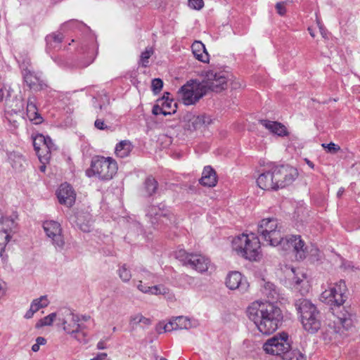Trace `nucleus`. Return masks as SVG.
Segmentation results:
<instances>
[{
	"label": "nucleus",
	"mask_w": 360,
	"mask_h": 360,
	"mask_svg": "<svg viewBox=\"0 0 360 360\" xmlns=\"http://www.w3.org/2000/svg\"><path fill=\"white\" fill-rule=\"evenodd\" d=\"M231 248L238 256L251 262H258L262 257L259 238L253 233H242L234 237Z\"/></svg>",
	"instance_id": "1"
},
{
	"label": "nucleus",
	"mask_w": 360,
	"mask_h": 360,
	"mask_svg": "<svg viewBox=\"0 0 360 360\" xmlns=\"http://www.w3.org/2000/svg\"><path fill=\"white\" fill-rule=\"evenodd\" d=\"M354 326L352 316H330L326 321L321 338L326 345L337 344Z\"/></svg>",
	"instance_id": "2"
},
{
	"label": "nucleus",
	"mask_w": 360,
	"mask_h": 360,
	"mask_svg": "<svg viewBox=\"0 0 360 360\" xmlns=\"http://www.w3.org/2000/svg\"><path fill=\"white\" fill-rule=\"evenodd\" d=\"M257 232L271 246L276 247L284 242L283 226L276 218L262 219L259 222Z\"/></svg>",
	"instance_id": "3"
},
{
	"label": "nucleus",
	"mask_w": 360,
	"mask_h": 360,
	"mask_svg": "<svg viewBox=\"0 0 360 360\" xmlns=\"http://www.w3.org/2000/svg\"><path fill=\"white\" fill-rule=\"evenodd\" d=\"M117 162L113 158L96 156L92 159L86 174L89 177L97 176L101 179L110 180L117 173Z\"/></svg>",
	"instance_id": "4"
},
{
	"label": "nucleus",
	"mask_w": 360,
	"mask_h": 360,
	"mask_svg": "<svg viewBox=\"0 0 360 360\" xmlns=\"http://www.w3.org/2000/svg\"><path fill=\"white\" fill-rule=\"evenodd\" d=\"M202 77L207 91L219 93L227 89L231 75L225 70L212 69L203 71Z\"/></svg>",
	"instance_id": "5"
},
{
	"label": "nucleus",
	"mask_w": 360,
	"mask_h": 360,
	"mask_svg": "<svg viewBox=\"0 0 360 360\" xmlns=\"http://www.w3.org/2000/svg\"><path fill=\"white\" fill-rule=\"evenodd\" d=\"M347 286L345 281H340L330 283L321 295L320 300L328 305L332 309L340 307L345 301V292Z\"/></svg>",
	"instance_id": "6"
},
{
	"label": "nucleus",
	"mask_w": 360,
	"mask_h": 360,
	"mask_svg": "<svg viewBox=\"0 0 360 360\" xmlns=\"http://www.w3.org/2000/svg\"><path fill=\"white\" fill-rule=\"evenodd\" d=\"M207 90L202 81L190 80L181 86L179 91L180 97L185 105H193L200 101Z\"/></svg>",
	"instance_id": "7"
},
{
	"label": "nucleus",
	"mask_w": 360,
	"mask_h": 360,
	"mask_svg": "<svg viewBox=\"0 0 360 360\" xmlns=\"http://www.w3.org/2000/svg\"><path fill=\"white\" fill-rule=\"evenodd\" d=\"M147 215L155 227L162 231L178 223L176 217L171 211L164 207L150 206Z\"/></svg>",
	"instance_id": "8"
},
{
	"label": "nucleus",
	"mask_w": 360,
	"mask_h": 360,
	"mask_svg": "<svg viewBox=\"0 0 360 360\" xmlns=\"http://www.w3.org/2000/svg\"><path fill=\"white\" fill-rule=\"evenodd\" d=\"M291 342L288 333L282 332L268 339L263 345L264 351L271 355L281 356L290 351Z\"/></svg>",
	"instance_id": "9"
},
{
	"label": "nucleus",
	"mask_w": 360,
	"mask_h": 360,
	"mask_svg": "<svg viewBox=\"0 0 360 360\" xmlns=\"http://www.w3.org/2000/svg\"><path fill=\"white\" fill-rule=\"evenodd\" d=\"M176 257L184 262V264L190 265L191 267L200 273H204L211 266L209 258L199 254L186 252L184 250L176 253Z\"/></svg>",
	"instance_id": "10"
},
{
	"label": "nucleus",
	"mask_w": 360,
	"mask_h": 360,
	"mask_svg": "<svg viewBox=\"0 0 360 360\" xmlns=\"http://www.w3.org/2000/svg\"><path fill=\"white\" fill-rule=\"evenodd\" d=\"M278 189L290 185L298 176L296 168L288 165L272 167Z\"/></svg>",
	"instance_id": "11"
},
{
	"label": "nucleus",
	"mask_w": 360,
	"mask_h": 360,
	"mask_svg": "<svg viewBox=\"0 0 360 360\" xmlns=\"http://www.w3.org/2000/svg\"><path fill=\"white\" fill-rule=\"evenodd\" d=\"M246 313L248 315H280L282 311L277 303L255 300L248 306Z\"/></svg>",
	"instance_id": "12"
},
{
	"label": "nucleus",
	"mask_w": 360,
	"mask_h": 360,
	"mask_svg": "<svg viewBox=\"0 0 360 360\" xmlns=\"http://www.w3.org/2000/svg\"><path fill=\"white\" fill-rule=\"evenodd\" d=\"M34 150L41 162H49L51 150L53 146L51 139L42 134H37L33 137Z\"/></svg>",
	"instance_id": "13"
},
{
	"label": "nucleus",
	"mask_w": 360,
	"mask_h": 360,
	"mask_svg": "<svg viewBox=\"0 0 360 360\" xmlns=\"http://www.w3.org/2000/svg\"><path fill=\"white\" fill-rule=\"evenodd\" d=\"M253 321L258 330L264 335L272 334L282 324L280 316H254Z\"/></svg>",
	"instance_id": "14"
},
{
	"label": "nucleus",
	"mask_w": 360,
	"mask_h": 360,
	"mask_svg": "<svg viewBox=\"0 0 360 360\" xmlns=\"http://www.w3.org/2000/svg\"><path fill=\"white\" fill-rule=\"evenodd\" d=\"M193 325L189 316H174L167 323H160L157 326V330L160 333H167L176 330H187Z\"/></svg>",
	"instance_id": "15"
},
{
	"label": "nucleus",
	"mask_w": 360,
	"mask_h": 360,
	"mask_svg": "<svg viewBox=\"0 0 360 360\" xmlns=\"http://www.w3.org/2000/svg\"><path fill=\"white\" fill-rule=\"evenodd\" d=\"M44 230L46 236L51 238L53 243L58 248H63L65 240L62 234L60 224L53 220L46 221L43 224Z\"/></svg>",
	"instance_id": "16"
},
{
	"label": "nucleus",
	"mask_w": 360,
	"mask_h": 360,
	"mask_svg": "<svg viewBox=\"0 0 360 360\" xmlns=\"http://www.w3.org/2000/svg\"><path fill=\"white\" fill-rule=\"evenodd\" d=\"M284 239L287 247L285 246V243H283V249L289 250L292 248L297 259H303L306 257L307 248L300 236H291Z\"/></svg>",
	"instance_id": "17"
},
{
	"label": "nucleus",
	"mask_w": 360,
	"mask_h": 360,
	"mask_svg": "<svg viewBox=\"0 0 360 360\" xmlns=\"http://www.w3.org/2000/svg\"><path fill=\"white\" fill-rule=\"evenodd\" d=\"M295 276L292 278V288L301 295H307L311 288V284L306 273L302 269H292Z\"/></svg>",
	"instance_id": "18"
},
{
	"label": "nucleus",
	"mask_w": 360,
	"mask_h": 360,
	"mask_svg": "<svg viewBox=\"0 0 360 360\" xmlns=\"http://www.w3.org/2000/svg\"><path fill=\"white\" fill-rule=\"evenodd\" d=\"M56 326L68 334L79 331L81 321L79 316H53Z\"/></svg>",
	"instance_id": "19"
},
{
	"label": "nucleus",
	"mask_w": 360,
	"mask_h": 360,
	"mask_svg": "<svg viewBox=\"0 0 360 360\" xmlns=\"http://www.w3.org/2000/svg\"><path fill=\"white\" fill-rule=\"evenodd\" d=\"M56 195L60 204L71 207L75 202L76 193L68 184H62L56 191Z\"/></svg>",
	"instance_id": "20"
},
{
	"label": "nucleus",
	"mask_w": 360,
	"mask_h": 360,
	"mask_svg": "<svg viewBox=\"0 0 360 360\" xmlns=\"http://www.w3.org/2000/svg\"><path fill=\"white\" fill-rule=\"evenodd\" d=\"M274 174L272 167L263 172H262L257 179V186L265 191H276L278 190L274 178Z\"/></svg>",
	"instance_id": "21"
},
{
	"label": "nucleus",
	"mask_w": 360,
	"mask_h": 360,
	"mask_svg": "<svg viewBox=\"0 0 360 360\" xmlns=\"http://www.w3.org/2000/svg\"><path fill=\"white\" fill-rule=\"evenodd\" d=\"M300 322L303 329L309 334L316 333L321 326V321L318 316H301Z\"/></svg>",
	"instance_id": "22"
},
{
	"label": "nucleus",
	"mask_w": 360,
	"mask_h": 360,
	"mask_svg": "<svg viewBox=\"0 0 360 360\" xmlns=\"http://www.w3.org/2000/svg\"><path fill=\"white\" fill-rule=\"evenodd\" d=\"M200 183L202 186L214 187L217 183V176L215 171L210 167H205Z\"/></svg>",
	"instance_id": "23"
},
{
	"label": "nucleus",
	"mask_w": 360,
	"mask_h": 360,
	"mask_svg": "<svg viewBox=\"0 0 360 360\" xmlns=\"http://www.w3.org/2000/svg\"><path fill=\"white\" fill-rule=\"evenodd\" d=\"M191 50L195 59L202 63H209L210 56L201 41H195L191 45Z\"/></svg>",
	"instance_id": "24"
},
{
	"label": "nucleus",
	"mask_w": 360,
	"mask_h": 360,
	"mask_svg": "<svg viewBox=\"0 0 360 360\" xmlns=\"http://www.w3.org/2000/svg\"><path fill=\"white\" fill-rule=\"evenodd\" d=\"M261 124L273 134L279 136H285L288 135V131L285 125L280 122L263 120L260 121Z\"/></svg>",
	"instance_id": "25"
},
{
	"label": "nucleus",
	"mask_w": 360,
	"mask_h": 360,
	"mask_svg": "<svg viewBox=\"0 0 360 360\" xmlns=\"http://www.w3.org/2000/svg\"><path fill=\"white\" fill-rule=\"evenodd\" d=\"M295 306L297 313L301 314L315 315L318 312L316 307L311 301L306 299L298 300Z\"/></svg>",
	"instance_id": "26"
},
{
	"label": "nucleus",
	"mask_w": 360,
	"mask_h": 360,
	"mask_svg": "<svg viewBox=\"0 0 360 360\" xmlns=\"http://www.w3.org/2000/svg\"><path fill=\"white\" fill-rule=\"evenodd\" d=\"M169 96V93H165L162 98L159 99V103L162 105L164 115H171L176 111V103Z\"/></svg>",
	"instance_id": "27"
},
{
	"label": "nucleus",
	"mask_w": 360,
	"mask_h": 360,
	"mask_svg": "<svg viewBox=\"0 0 360 360\" xmlns=\"http://www.w3.org/2000/svg\"><path fill=\"white\" fill-rule=\"evenodd\" d=\"M137 288L140 291L151 295H166L169 293V289L162 285L146 286L143 284L141 281H139Z\"/></svg>",
	"instance_id": "28"
},
{
	"label": "nucleus",
	"mask_w": 360,
	"mask_h": 360,
	"mask_svg": "<svg viewBox=\"0 0 360 360\" xmlns=\"http://www.w3.org/2000/svg\"><path fill=\"white\" fill-rule=\"evenodd\" d=\"M243 276L239 271H231L226 278V285L230 290L238 289L242 284Z\"/></svg>",
	"instance_id": "29"
},
{
	"label": "nucleus",
	"mask_w": 360,
	"mask_h": 360,
	"mask_svg": "<svg viewBox=\"0 0 360 360\" xmlns=\"http://www.w3.org/2000/svg\"><path fill=\"white\" fill-rule=\"evenodd\" d=\"M27 116L28 119L34 124H39L43 122V118L38 112L36 105L30 100L28 101L27 105Z\"/></svg>",
	"instance_id": "30"
},
{
	"label": "nucleus",
	"mask_w": 360,
	"mask_h": 360,
	"mask_svg": "<svg viewBox=\"0 0 360 360\" xmlns=\"http://www.w3.org/2000/svg\"><path fill=\"white\" fill-rule=\"evenodd\" d=\"M133 146L128 140L121 141L116 145L115 153L117 157L125 158L128 156L132 150Z\"/></svg>",
	"instance_id": "31"
},
{
	"label": "nucleus",
	"mask_w": 360,
	"mask_h": 360,
	"mask_svg": "<svg viewBox=\"0 0 360 360\" xmlns=\"http://www.w3.org/2000/svg\"><path fill=\"white\" fill-rule=\"evenodd\" d=\"M49 303V301L46 296H41L38 299L34 300L31 304L30 312L34 314L38 312L41 309L46 307Z\"/></svg>",
	"instance_id": "32"
},
{
	"label": "nucleus",
	"mask_w": 360,
	"mask_h": 360,
	"mask_svg": "<svg viewBox=\"0 0 360 360\" xmlns=\"http://www.w3.org/2000/svg\"><path fill=\"white\" fill-rule=\"evenodd\" d=\"M189 127H193V129H198L202 126L210 123V117L202 115L198 116H193L189 120Z\"/></svg>",
	"instance_id": "33"
},
{
	"label": "nucleus",
	"mask_w": 360,
	"mask_h": 360,
	"mask_svg": "<svg viewBox=\"0 0 360 360\" xmlns=\"http://www.w3.org/2000/svg\"><path fill=\"white\" fill-rule=\"evenodd\" d=\"M150 323V321L146 316H134L130 321L132 329L139 328H143Z\"/></svg>",
	"instance_id": "34"
},
{
	"label": "nucleus",
	"mask_w": 360,
	"mask_h": 360,
	"mask_svg": "<svg viewBox=\"0 0 360 360\" xmlns=\"http://www.w3.org/2000/svg\"><path fill=\"white\" fill-rule=\"evenodd\" d=\"M264 294L271 300L277 299L278 296L275 285L270 282L264 283Z\"/></svg>",
	"instance_id": "35"
},
{
	"label": "nucleus",
	"mask_w": 360,
	"mask_h": 360,
	"mask_svg": "<svg viewBox=\"0 0 360 360\" xmlns=\"http://www.w3.org/2000/svg\"><path fill=\"white\" fill-rule=\"evenodd\" d=\"M15 224L13 219L9 218H3L0 221V231L7 232L11 234L15 228Z\"/></svg>",
	"instance_id": "36"
},
{
	"label": "nucleus",
	"mask_w": 360,
	"mask_h": 360,
	"mask_svg": "<svg viewBox=\"0 0 360 360\" xmlns=\"http://www.w3.org/2000/svg\"><path fill=\"white\" fill-rule=\"evenodd\" d=\"M154 53L153 47H147L146 50L142 52L141 55L140 62L143 67H148L149 63V58Z\"/></svg>",
	"instance_id": "37"
},
{
	"label": "nucleus",
	"mask_w": 360,
	"mask_h": 360,
	"mask_svg": "<svg viewBox=\"0 0 360 360\" xmlns=\"http://www.w3.org/2000/svg\"><path fill=\"white\" fill-rule=\"evenodd\" d=\"M145 187L149 195L154 193L158 188V182L153 177H148L145 182Z\"/></svg>",
	"instance_id": "38"
},
{
	"label": "nucleus",
	"mask_w": 360,
	"mask_h": 360,
	"mask_svg": "<svg viewBox=\"0 0 360 360\" xmlns=\"http://www.w3.org/2000/svg\"><path fill=\"white\" fill-rule=\"evenodd\" d=\"M11 237V236L9 233L0 231V256L1 257L2 256V253L4 251L6 245L9 241Z\"/></svg>",
	"instance_id": "39"
},
{
	"label": "nucleus",
	"mask_w": 360,
	"mask_h": 360,
	"mask_svg": "<svg viewBox=\"0 0 360 360\" xmlns=\"http://www.w3.org/2000/svg\"><path fill=\"white\" fill-rule=\"evenodd\" d=\"M119 275L123 281H128L131 277L130 271L127 269V266L124 264L119 269Z\"/></svg>",
	"instance_id": "40"
},
{
	"label": "nucleus",
	"mask_w": 360,
	"mask_h": 360,
	"mask_svg": "<svg viewBox=\"0 0 360 360\" xmlns=\"http://www.w3.org/2000/svg\"><path fill=\"white\" fill-rule=\"evenodd\" d=\"M163 86V82L159 78L152 80L151 88L155 94L159 93Z\"/></svg>",
	"instance_id": "41"
},
{
	"label": "nucleus",
	"mask_w": 360,
	"mask_h": 360,
	"mask_svg": "<svg viewBox=\"0 0 360 360\" xmlns=\"http://www.w3.org/2000/svg\"><path fill=\"white\" fill-rule=\"evenodd\" d=\"M285 360H305V359L300 351L292 350L288 354Z\"/></svg>",
	"instance_id": "42"
},
{
	"label": "nucleus",
	"mask_w": 360,
	"mask_h": 360,
	"mask_svg": "<svg viewBox=\"0 0 360 360\" xmlns=\"http://www.w3.org/2000/svg\"><path fill=\"white\" fill-rule=\"evenodd\" d=\"M52 324L56 326V318H53V316H45L42 320L39 321V323L37 324V327L39 328Z\"/></svg>",
	"instance_id": "43"
},
{
	"label": "nucleus",
	"mask_w": 360,
	"mask_h": 360,
	"mask_svg": "<svg viewBox=\"0 0 360 360\" xmlns=\"http://www.w3.org/2000/svg\"><path fill=\"white\" fill-rule=\"evenodd\" d=\"M321 146L323 148L326 149L328 153L333 154L336 153L340 150V147L338 145L332 142L328 144L323 143Z\"/></svg>",
	"instance_id": "44"
},
{
	"label": "nucleus",
	"mask_w": 360,
	"mask_h": 360,
	"mask_svg": "<svg viewBox=\"0 0 360 360\" xmlns=\"http://www.w3.org/2000/svg\"><path fill=\"white\" fill-rule=\"evenodd\" d=\"M63 35L62 34H53L47 37V41L49 44L52 45L53 43L60 44L62 41Z\"/></svg>",
	"instance_id": "45"
},
{
	"label": "nucleus",
	"mask_w": 360,
	"mask_h": 360,
	"mask_svg": "<svg viewBox=\"0 0 360 360\" xmlns=\"http://www.w3.org/2000/svg\"><path fill=\"white\" fill-rule=\"evenodd\" d=\"M188 6L194 9L200 10L204 6L203 0H188Z\"/></svg>",
	"instance_id": "46"
},
{
	"label": "nucleus",
	"mask_w": 360,
	"mask_h": 360,
	"mask_svg": "<svg viewBox=\"0 0 360 360\" xmlns=\"http://www.w3.org/2000/svg\"><path fill=\"white\" fill-rule=\"evenodd\" d=\"M46 341L45 338H44L42 337H38L36 340V343L34 345H33L32 347V350L34 352L39 351L40 346L44 345L46 344Z\"/></svg>",
	"instance_id": "47"
},
{
	"label": "nucleus",
	"mask_w": 360,
	"mask_h": 360,
	"mask_svg": "<svg viewBox=\"0 0 360 360\" xmlns=\"http://www.w3.org/2000/svg\"><path fill=\"white\" fill-rule=\"evenodd\" d=\"M276 8L278 13L281 15H283L286 13L285 6L283 2L277 3L276 5Z\"/></svg>",
	"instance_id": "48"
},
{
	"label": "nucleus",
	"mask_w": 360,
	"mask_h": 360,
	"mask_svg": "<svg viewBox=\"0 0 360 360\" xmlns=\"http://www.w3.org/2000/svg\"><path fill=\"white\" fill-rule=\"evenodd\" d=\"M153 114L155 115H163V109H162V105L159 103V99L157 101V103L153 106L152 110Z\"/></svg>",
	"instance_id": "49"
},
{
	"label": "nucleus",
	"mask_w": 360,
	"mask_h": 360,
	"mask_svg": "<svg viewBox=\"0 0 360 360\" xmlns=\"http://www.w3.org/2000/svg\"><path fill=\"white\" fill-rule=\"evenodd\" d=\"M33 78L34 77L32 74H27L25 77V81L30 88H33L36 84V82L33 80Z\"/></svg>",
	"instance_id": "50"
},
{
	"label": "nucleus",
	"mask_w": 360,
	"mask_h": 360,
	"mask_svg": "<svg viewBox=\"0 0 360 360\" xmlns=\"http://www.w3.org/2000/svg\"><path fill=\"white\" fill-rule=\"evenodd\" d=\"M95 127L98 129H105L107 128L105 124L102 120L97 119L94 123Z\"/></svg>",
	"instance_id": "51"
},
{
	"label": "nucleus",
	"mask_w": 360,
	"mask_h": 360,
	"mask_svg": "<svg viewBox=\"0 0 360 360\" xmlns=\"http://www.w3.org/2000/svg\"><path fill=\"white\" fill-rule=\"evenodd\" d=\"M107 356L106 353L98 354L96 356L91 359L90 360H103Z\"/></svg>",
	"instance_id": "52"
},
{
	"label": "nucleus",
	"mask_w": 360,
	"mask_h": 360,
	"mask_svg": "<svg viewBox=\"0 0 360 360\" xmlns=\"http://www.w3.org/2000/svg\"><path fill=\"white\" fill-rule=\"evenodd\" d=\"M4 283L0 282V298H1L6 293V288Z\"/></svg>",
	"instance_id": "53"
},
{
	"label": "nucleus",
	"mask_w": 360,
	"mask_h": 360,
	"mask_svg": "<svg viewBox=\"0 0 360 360\" xmlns=\"http://www.w3.org/2000/svg\"><path fill=\"white\" fill-rule=\"evenodd\" d=\"M304 161L311 169L314 168V164L311 160L306 158Z\"/></svg>",
	"instance_id": "54"
},
{
	"label": "nucleus",
	"mask_w": 360,
	"mask_h": 360,
	"mask_svg": "<svg viewBox=\"0 0 360 360\" xmlns=\"http://www.w3.org/2000/svg\"><path fill=\"white\" fill-rule=\"evenodd\" d=\"M47 162H41L42 165L40 166L39 169H40V171H41L42 172H45V170H46V164Z\"/></svg>",
	"instance_id": "55"
},
{
	"label": "nucleus",
	"mask_w": 360,
	"mask_h": 360,
	"mask_svg": "<svg viewBox=\"0 0 360 360\" xmlns=\"http://www.w3.org/2000/svg\"><path fill=\"white\" fill-rule=\"evenodd\" d=\"M97 347L98 349H105L104 343L103 342H100L97 345Z\"/></svg>",
	"instance_id": "56"
},
{
	"label": "nucleus",
	"mask_w": 360,
	"mask_h": 360,
	"mask_svg": "<svg viewBox=\"0 0 360 360\" xmlns=\"http://www.w3.org/2000/svg\"><path fill=\"white\" fill-rule=\"evenodd\" d=\"M4 96V90L0 89V101H2Z\"/></svg>",
	"instance_id": "57"
},
{
	"label": "nucleus",
	"mask_w": 360,
	"mask_h": 360,
	"mask_svg": "<svg viewBox=\"0 0 360 360\" xmlns=\"http://www.w3.org/2000/svg\"><path fill=\"white\" fill-rule=\"evenodd\" d=\"M342 192H343L342 191L340 190V191H338V195H341V194L342 193Z\"/></svg>",
	"instance_id": "58"
},
{
	"label": "nucleus",
	"mask_w": 360,
	"mask_h": 360,
	"mask_svg": "<svg viewBox=\"0 0 360 360\" xmlns=\"http://www.w3.org/2000/svg\"><path fill=\"white\" fill-rule=\"evenodd\" d=\"M49 315L53 316V315H56V314L54 313H51Z\"/></svg>",
	"instance_id": "59"
},
{
	"label": "nucleus",
	"mask_w": 360,
	"mask_h": 360,
	"mask_svg": "<svg viewBox=\"0 0 360 360\" xmlns=\"http://www.w3.org/2000/svg\"><path fill=\"white\" fill-rule=\"evenodd\" d=\"M311 36L314 37L313 32H311Z\"/></svg>",
	"instance_id": "60"
},
{
	"label": "nucleus",
	"mask_w": 360,
	"mask_h": 360,
	"mask_svg": "<svg viewBox=\"0 0 360 360\" xmlns=\"http://www.w3.org/2000/svg\"><path fill=\"white\" fill-rule=\"evenodd\" d=\"M311 36L314 37L313 32H311Z\"/></svg>",
	"instance_id": "61"
}]
</instances>
